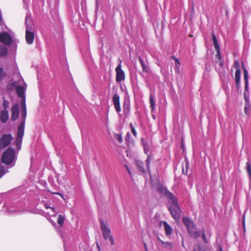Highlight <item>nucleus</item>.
I'll list each match as a JSON object with an SVG mask.
<instances>
[{"mask_svg":"<svg viewBox=\"0 0 251 251\" xmlns=\"http://www.w3.org/2000/svg\"><path fill=\"white\" fill-rule=\"evenodd\" d=\"M159 191L162 193L164 194L165 195L169 192V191L163 186H161L159 188Z\"/></svg>","mask_w":251,"mask_h":251,"instance_id":"c9c22d12","label":"nucleus"},{"mask_svg":"<svg viewBox=\"0 0 251 251\" xmlns=\"http://www.w3.org/2000/svg\"><path fill=\"white\" fill-rule=\"evenodd\" d=\"M182 222L187 227L188 233L191 237L197 238L200 236V232L196 230L197 226L192 220L185 217L183 218Z\"/></svg>","mask_w":251,"mask_h":251,"instance_id":"f03ea898","label":"nucleus"},{"mask_svg":"<svg viewBox=\"0 0 251 251\" xmlns=\"http://www.w3.org/2000/svg\"><path fill=\"white\" fill-rule=\"evenodd\" d=\"M219 65H220V66L222 67L223 66V65H224L223 62H220L219 63Z\"/></svg>","mask_w":251,"mask_h":251,"instance_id":"8fccbe9b","label":"nucleus"},{"mask_svg":"<svg viewBox=\"0 0 251 251\" xmlns=\"http://www.w3.org/2000/svg\"><path fill=\"white\" fill-rule=\"evenodd\" d=\"M5 174V170L4 167H0V178Z\"/></svg>","mask_w":251,"mask_h":251,"instance_id":"58836bf2","label":"nucleus"},{"mask_svg":"<svg viewBox=\"0 0 251 251\" xmlns=\"http://www.w3.org/2000/svg\"><path fill=\"white\" fill-rule=\"evenodd\" d=\"M216 50L217 52L216 57L219 59V61H220L222 59V55L221 54L220 49Z\"/></svg>","mask_w":251,"mask_h":251,"instance_id":"ea45409f","label":"nucleus"},{"mask_svg":"<svg viewBox=\"0 0 251 251\" xmlns=\"http://www.w3.org/2000/svg\"><path fill=\"white\" fill-rule=\"evenodd\" d=\"M9 114L7 110H3L0 113V121L2 123H5L8 120Z\"/></svg>","mask_w":251,"mask_h":251,"instance_id":"2eb2a0df","label":"nucleus"},{"mask_svg":"<svg viewBox=\"0 0 251 251\" xmlns=\"http://www.w3.org/2000/svg\"><path fill=\"white\" fill-rule=\"evenodd\" d=\"M108 239H109L111 245H114L115 242H114L113 237L112 236L110 237V238Z\"/></svg>","mask_w":251,"mask_h":251,"instance_id":"c03bdc74","label":"nucleus"},{"mask_svg":"<svg viewBox=\"0 0 251 251\" xmlns=\"http://www.w3.org/2000/svg\"><path fill=\"white\" fill-rule=\"evenodd\" d=\"M220 251H223V250H222L221 247H220Z\"/></svg>","mask_w":251,"mask_h":251,"instance_id":"603ef678","label":"nucleus"},{"mask_svg":"<svg viewBox=\"0 0 251 251\" xmlns=\"http://www.w3.org/2000/svg\"><path fill=\"white\" fill-rule=\"evenodd\" d=\"M234 65L235 68H236V70L240 69L239 63L237 61H235L234 62Z\"/></svg>","mask_w":251,"mask_h":251,"instance_id":"79ce46f5","label":"nucleus"},{"mask_svg":"<svg viewBox=\"0 0 251 251\" xmlns=\"http://www.w3.org/2000/svg\"><path fill=\"white\" fill-rule=\"evenodd\" d=\"M130 126L131 127V132L133 133V135L135 137H136L137 135V132L136 131V130H135V128L133 127L132 123L130 124Z\"/></svg>","mask_w":251,"mask_h":251,"instance_id":"e433bc0d","label":"nucleus"},{"mask_svg":"<svg viewBox=\"0 0 251 251\" xmlns=\"http://www.w3.org/2000/svg\"><path fill=\"white\" fill-rule=\"evenodd\" d=\"M188 165V162H186V164H185L186 169H185L184 168V166H182V174L184 175H187V174Z\"/></svg>","mask_w":251,"mask_h":251,"instance_id":"4c0bfd02","label":"nucleus"},{"mask_svg":"<svg viewBox=\"0 0 251 251\" xmlns=\"http://www.w3.org/2000/svg\"><path fill=\"white\" fill-rule=\"evenodd\" d=\"M176 67H178L179 65H180V63L179 62V60L177 58L176 59Z\"/></svg>","mask_w":251,"mask_h":251,"instance_id":"a18cd8bd","label":"nucleus"},{"mask_svg":"<svg viewBox=\"0 0 251 251\" xmlns=\"http://www.w3.org/2000/svg\"><path fill=\"white\" fill-rule=\"evenodd\" d=\"M159 242L162 244V245L165 248L168 249H171L173 248V243L172 242H164L160 239L159 240Z\"/></svg>","mask_w":251,"mask_h":251,"instance_id":"4be33fe9","label":"nucleus"},{"mask_svg":"<svg viewBox=\"0 0 251 251\" xmlns=\"http://www.w3.org/2000/svg\"><path fill=\"white\" fill-rule=\"evenodd\" d=\"M24 129L23 128V125L20 127H18V132L17 137L16 138V145L18 149H20L21 147L23 137L24 135Z\"/></svg>","mask_w":251,"mask_h":251,"instance_id":"0eeeda50","label":"nucleus"},{"mask_svg":"<svg viewBox=\"0 0 251 251\" xmlns=\"http://www.w3.org/2000/svg\"><path fill=\"white\" fill-rule=\"evenodd\" d=\"M165 196L169 199L172 200L173 201H174V200H176L175 198L174 195L169 191L165 195Z\"/></svg>","mask_w":251,"mask_h":251,"instance_id":"f704fd0d","label":"nucleus"},{"mask_svg":"<svg viewBox=\"0 0 251 251\" xmlns=\"http://www.w3.org/2000/svg\"><path fill=\"white\" fill-rule=\"evenodd\" d=\"M25 39L27 44H32L34 39V33L30 31L32 29V22L28 16L25 17Z\"/></svg>","mask_w":251,"mask_h":251,"instance_id":"7ed1b4c3","label":"nucleus"},{"mask_svg":"<svg viewBox=\"0 0 251 251\" xmlns=\"http://www.w3.org/2000/svg\"><path fill=\"white\" fill-rule=\"evenodd\" d=\"M163 224L164 226L166 234L167 235H170L172 234V228L171 226L166 221H164Z\"/></svg>","mask_w":251,"mask_h":251,"instance_id":"6ab92c4d","label":"nucleus"},{"mask_svg":"<svg viewBox=\"0 0 251 251\" xmlns=\"http://www.w3.org/2000/svg\"><path fill=\"white\" fill-rule=\"evenodd\" d=\"M65 220V218L64 216L62 215H59L58 220H57V223L58 224L61 226H62Z\"/></svg>","mask_w":251,"mask_h":251,"instance_id":"b1692460","label":"nucleus"},{"mask_svg":"<svg viewBox=\"0 0 251 251\" xmlns=\"http://www.w3.org/2000/svg\"><path fill=\"white\" fill-rule=\"evenodd\" d=\"M212 40L213 42V45L215 50H216L220 49V46L218 43L217 38L213 32H212Z\"/></svg>","mask_w":251,"mask_h":251,"instance_id":"412c9836","label":"nucleus"},{"mask_svg":"<svg viewBox=\"0 0 251 251\" xmlns=\"http://www.w3.org/2000/svg\"><path fill=\"white\" fill-rule=\"evenodd\" d=\"M7 75L6 72L4 69L0 67V81H1L4 77Z\"/></svg>","mask_w":251,"mask_h":251,"instance_id":"393cba45","label":"nucleus"},{"mask_svg":"<svg viewBox=\"0 0 251 251\" xmlns=\"http://www.w3.org/2000/svg\"><path fill=\"white\" fill-rule=\"evenodd\" d=\"M7 48L3 45L0 44V57H4L7 54Z\"/></svg>","mask_w":251,"mask_h":251,"instance_id":"aec40b11","label":"nucleus"},{"mask_svg":"<svg viewBox=\"0 0 251 251\" xmlns=\"http://www.w3.org/2000/svg\"><path fill=\"white\" fill-rule=\"evenodd\" d=\"M194 251H210L207 246H201L200 244L196 245L194 247Z\"/></svg>","mask_w":251,"mask_h":251,"instance_id":"a211bd4d","label":"nucleus"},{"mask_svg":"<svg viewBox=\"0 0 251 251\" xmlns=\"http://www.w3.org/2000/svg\"><path fill=\"white\" fill-rule=\"evenodd\" d=\"M2 105H3V107L4 108L3 110H7V109L9 106V102L8 100L4 99L3 100Z\"/></svg>","mask_w":251,"mask_h":251,"instance_id":"473e14b6","label":"nucleus"},{"mask_svg":"<svg viewBox=\"0 0 251 251\" xmlns=\"http://www.w3.org/2000/svg\"><path fill=\"white\" fill-rule=\"evenodd\" d=\"M129 104L128 101H125L123 104V109L124 112H128L129 110Z\"/></svg>","mask_w":251,"mask_h":251,"instance_id":"cd10ccee","label":"nucleus"},{"mask_svg":"<svg viewBox=\"0 0 251 251\" xmlns=\"http://www.w3.org/2000/svg\"><path fill=\"white\" fill-rule=\"evenodd\" d=\"M240 74H241L240 70V69L236 70L235 73V81L240 80Z\"/></svg>","mask_w":251,"mask_h":251,"instance_id":"2f4dec72","label":"nucleus"},{"mask_svg":"<svg viewBox=\"0 0 251 251\" xmlns=\"http://www.w3.org/2000/svg\"><path fill=\"white\" fill-rule=\"evenodd\" d=\"M100 229L102 231L103 238L105 240H108L110 237L112 236L110 235V230L109 227L107 226L106 224L103 222V220L101 219L100 220Z\"/></svg>","mask_w":251,"mask_h":251,"instance_id":"423d86ee","label":"nucleus"},{"mask_svg":"<svg viewBox=\"0 0 251 251\" xmlns=\"http://www.w3.org/2000/svg\"><path fill=\"white\" fill-rule=\"evenodd\" d=\"M97 247H98V249H99V250H100V247L99 245H98V244H97Z\"/></svg>","mask_w":251,"mask_h":251,"instance_id":"3c124183","label":"nucleus"},{"mask_svg":"<svg viewBox=\"0 0 251 251\" xmlns=\"http://www.w3.org/2000/svg\"><path fill=\"white\" fill-rule=\"evenodd\" d=\"M150 104H151V107L152 110H153L155 106V102H154V96L152 93L150 94Z\"/></svg>","mask_w":251,"mask_h":251,"instance_id":"5701e85b","label":"nucleus"},{"mask_svg":"<svg viewBox=\"0 0 251 251\" xmlns=\"http://www.w3.org/2000/svg\"><path fill=\"white\" fill-rule=\"evenodd\" d=\"M12 139L13 137L11 134L3 135L0 140V149H3L8 146Z\"/></svg>","mask_w":251,"mask_h":251,"instance_id":"39448f33","label":"nucleus"},{"mask_svg":"<svg viewBox=\"0 0 251 251\" xmlns=\"http://www.w3.org/2000/svg\"><path fill=\"white\" fill-rule=\"evenodd\" d=\"M137 166L140 171L143 173L145 172V170L144 168V163L142 162H138L137 163Z\"/></svg>","mask_w":251,"mask_h":251,"instance_id":"bb28decb","label":"nucleus"},{"mask_svg":"<svg viewBox=\"0 0 251 251\" xmlns=\"http://www.w3.org/2000/svg\"><path fill=\"white\" fill-rule=\"evenodd\" d=\"M243 226H245V222L243 221Z\"/></svg>","mask_w":251,"mask_h":251,"instance_id":"5fc2aeb1","label":"nucleus"},{"mask_svg":"<svg viewBox=\"0 0 251 251\" xmlns=\"http://www.w3.org/2000/svg\"><path fill=\"white\" fill-rule=\"evenodd\" d=\"M116 80L117 82H121L125 79V74L122 69L121 62L116 67Z\"/></svg>","mask_w":251,"mask_h":251,"instance_id":"1a4fd4ad","label":"nucleus"},{"mask_svg":"<svg viewBox=\"0 0 251 251\" xmlns=\"http://www.w3.org/2000/svg\"><path fill=\"white\" fill-rule=\"evenodd\" d=\"M169 211L175 220H178L180 217L181 210L176 200H174L173 203L169 207Z\"/></svg>","mask_w":251,"mask_h":251,"instance_id":"20e7f679","label":"nucleus"},{"mask_svg":"<svg viewBox=\"0 0 251 251\" xmlns=\"http://www.w3.org/2000/svg\"><path fill=\"white\" fill-rule=\"evenodd\" d=\"M249 88L246 90V86H245V90L244 93V97L246 102H249Z\"/></svg>","mask_w":251,"mask_h":251,"instance_id":"a878e982","label":"nucleus"},{"mask_svg":"<svg viewBox=\"0 0 251 251\" xmlns=\"http://www.w3.org/2000/svg\"><path fill=\"white\" fill-rule=\"evenodd\" d=\"M25 88L24 86H18L16 88L17 95L22 99L21 102H25Z\"/></svg>","mask_w":251,"mask_h":251,"instance_id":"f8f14e48","label":"nucleus"},{"mask_svg":"<svg viewBox=\"0 0 251 251\" xmlns=\"http://www.w3.org/2000/svg\"><path fill=\"white\" fill-rule=\"evenodd\" d=\"M250 108V105L247 103L246 104V105L244 107V111L246 114H248V111Z\"/></svg>","mask_w":251,"mask_h":251,"instance_id":"a19ab883","label":"nucleus"},{"mask_svg":"<svg viewBox=\"0 0 251 251\" xmlns=\"http://www.w3.org/2000/svg\"><path fill=\"white\" fill-rule=\"evenodd\" d=\"M0 42L9 46L12 43V39L10 34L6 32H3L0 33Z\"/></svg>","mask_w":251,"mask_h":251,"instance_id":"6e6552de","label":"nucleus"},{"mask_svg":"<svg viewBox=\"0 0 251 251\" xmlns=\"http://www.w3.org/2000/svg\"><path fill=\"white\" fill-rule=\"evenodd\" d=\"M112 101L116 111L119 113L121 111V108L120 101V96L117 93L114 94L112 98Z\"/></svg>","mask_w":251,"mask_h":251,"instance_id":"9b49d317","label":"nucleus"},{"mask_svg":"<svg viewBox=\"0 0 251 251\" xmlns=\"http://www.w3.org/2000/svg\"><path fill=\"white\" fill-rule=\"evenodd\" d=\"M114 138L118 140L119 143H121L123 141L122 135L120 134H115Z\"/></svg>","mask_w":251,"mask_h":251,"instance_id":"72a5a7b5","label":"nucleus"},{"mask_svg":"<svg viewBox=\"0 0 251 251\" xmlns=\"http://www.w3.org/2000/svg\"><path fill=\"white\" fill-rule=\"evenodd\" d=\"M141 144L144 148L145 154H148L150 150L151 141L147 139L141 138Z\"/></svg>","mask_w":251,"mask_h":251,"instance_id":"4468645a","label":"nucleus"},{"mask_svg":"<svg viewBox=\"0 0 251 251\" xmlns=\"http://www.w3.org/2000/svg\"><path fill=\"white\" fill-rule=\"evenodd\" d=\"M12 115L11 120L12 121H16L19 116V107L17 104L14 105L11 109Z\"/></svg>","mask_w":251,"mask_h":251,"instance_id":"ddd939ff","label":"nucleus"},{"mask_svg":"<svg viewBox=\"0 0 251 251\" xmlns=\"http://www.w3.org/2000/svg\"><path fill=\"white\" fill-rule=\"evenodd\" d=\"M21 118L23 120L18 127H20L23 125V128H25V119L26 117V108L25 102V101H24V102H21Z\"/></svg>","mask_w":251,"mask_h":251,"instance_id":"9d476101","label":"nucleus"},{"mask_svg":"<svg viewBox=\"0 0 251 251\" xmlns=\"http://www.w3.org/2000/svg\"><path fill=\"white\" fill-rule=\"evenodd\" d=\"M201 237L203 241L206 244L209 243V240L206 236L204 229H202L201 231Z\"/></svg>","mask_w":251,"mask_h":251,"instance_id":"c85d7f7f","label":"nucleus"},{"mask_svg":"<svg viewBox=\"0 0 251 251\" xmlns=\"http://www.w3.org/2000/svg\"><path fill=\"white\" fill-rule=\"evenodd\" d=\"M126 170L128 172V173L129 174H131V172H130V169L129 168V167L127 166H126Z\"/></svg>","mask_w":251,"mask_h":251,"instance_id":"de8ad7c7","label":"nucleus"},{"mask_svg":"<svg viewBox=\"0 0 251 251\" xmlns=\"http://www.w3.org/2000/svg\"><path fill=\"white\" fill-rule=\"evenodd\" d=\"M150 162H151V156H150V155H149L148 154V157L146 160V165H147L148 171L149 172V174L151 173V170H150Z\"/></svg>","mask_w":251,"mask_h":251,"instance_id":"c756f323","label":"nucleus"},{"mask_svg":"<svg viewBox=\"0 0 251 251\" xmlns=\"http://www.w3.org/2000/svg\"><path fill=\"white\" fill-rule=\"evenodd\" d=\"M172 58L174 59L175 60H176V59H177L176 57H174V56H172Z\"/></svg>","mask_w":251,"mask_h":251,"instance_id":"864d4df0","label":"nucleus"},{"mask_svg":"<svg viewBox=\"0 0 251 251\" xmlns=\"http://www.w3.org/2000/svg\"><path fill=\"white\" fill-rule=\"evenodd\" d=\"M16 158L15 150L9 147L2 153L1 161L7 166L13 167L15 164Z\"/></svg>","mask_w":251,"mask_h":251,"instance_id":"f257e3e1","label":"nucleus"},{"mask_svg":"<svg viewBox=\"0 0 251 251\" xmlns=\"http://www.w3.org/2000/svg\"><path fill=\"white\" fill-rule=\"evenodd\" d=\"M139 60L142 66L143 71L145 73H148L150 68L148 64L147 63L146 60H144L140 56H139Z\"/></svg>","mask_w":251,"mask_h":251,"instance_id":"f3484780","label":"nucleus"},{"mask_svg":"<svg viewBox=\"0 0 251 251\" xmlns=\"http://www.w3.org/2000/svg\"><path fill=\"white\" fill-rule=\"evenodd\" d=\"M130 134L129 133H127L126 135V140L127 141V140H128L130 138Z\"/></svg>","mask_w":251,"mask_h":251,"instance_id":"49530a36","label":"nucleus"},{"mask_svg":"<svg viewBox=\"0 0 251 251\" xmlns=\"http://www.w3.org/2000/svg\"><path fill=\"white\" fill-rule=\"evenodd\" d=\"M242 68L244 72V79L245 80V86H246V90H247V89L249 88V74L247 70L246 69V67L244 66L243 63L242 64Z\"/></svg>","mask_w":251,"mask_h":251,"instance_id":"dca6fc26","label":"nucleus"},{"mask_svg":"<svg viewBox=\"0 0 251 251\" xmlns=\"http://www.w3.org/2000/svg\"><path fill=\"white\" fill-rule=\"evenodd\" d=\"M236 87L237 89L240 88V80L235 81Z\"/></svg>","mask_w":251,"mask_h":251,"instance_id":"37998d69","label":"nucleus"},{"mask_svg":"<svg viewBox=\"0 0 251 251\" xmlns=\"http://www.w3.org/2000/svg\"><path fill=\"white\" fill-rule=\"evenodd\" d=\"M144 246L145 251H147V245H146V244L145 242H144Z\"/></svg>","mask_w":251,"mask_h":251,"instance_id":"09e8293b","label":"nucleus"},{"mask_svg":"<svg viewBox=\"0 0 251 251\" xmlns=\"http://www.w3.org/2000/svg\"><path fill=\"white\" fill-rule=\"evenodd\" d=\"M246 171L249 176V177L251 178V166L249 162H247L246 163Z\"/></svg>","mask_w":251,"mask_h":251,"instance_id":"7c9ffc66","label":"nucleus"}]
</instances>
